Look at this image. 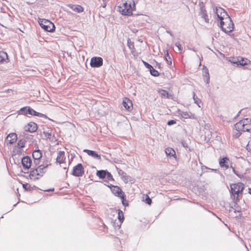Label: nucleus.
I'll return each instance as SVG.
<instances>
[{"label":"nucleus","mask_w":251,"mask_h":251,"mask_svg":"<svg viewBox=\"0 0 251 251\" xmlns=\"http://www.w3.org/2000/svg\"><path fill=\"white\" fill-rule=\"evenodd\" d=\"M120 198L122 199V203H123V205H127V203L126 204V203H125V201H125V196H124V195H122Z\"/></svg>","instance_id":"nucleus-49"},{"label":"nucleus","mask_w":251,"mask_h":251,"mask_svg":"<svg viewBox=\"0 0 251 251\" xmlns=\"http://www.w3.org/2000/svg\"><path fill=\"white\" fill-rule=\"evenodd\" d=\"M107 171L100 170L97 172V176L100 178H105L106 176Z\"/></svg>","instance_id":"nucleus-27"},{"label":"nucleus","mask_w":251,"mask_h":251,"mask_svg":"<svg viewBox=\"0 0 251 251\" xmlns=\"http://www.w3.org/2000/svg\"><path fill=\"white\" fill-rule=\"evenodd\" d=\"M23 187L25 189V190H30V189H29V187H30V185H28V184L27 183H25V184H24L23 185Z\"/></svg>","instance_id":"nucleus-48"},{"label":"nucleus","mask_w":251,"mask_h":251,"mask_svg":"<svg viewBox=\"0 0 251 251\" xmlns=\"http://www.w3.org/2000/svg\"><path fill=\"white\" fill-rule=\"evenodd\" d=\"M203 75L204 77L209 76L208 70L207 68H206L205 69H204L203 71Z\"/></svg>","instance_id":"nucleus-40"},{"label":"nucleus","mask_w":251,"mask_h":251,"mask_svg":"<svg viewBox=\"0 0 251 251\" xmlns=\"http://www.w3.org/2000/svg\"><path fill=\"white\" fill-rule=\"evenodd\" d=\"M238 133H237L235 135V137H239V136H240L241 134V132H242L241 131H238Z\"/></svg>","instance_id":"nucleus-52"},{"label":"nucleus","mask_w":251,"mask_h":251,"mask_svg":"<svg viewBox=\"0 0 251 251\" xmlns=\"http://www.w3.org/2000/svg\"><path fill=\"white\" fill-rule=\"evenodd\" d=\"M230 167L232 168L233 172L238 177L241 178L242 176V175L239 173L238 171H236L232 165H230Z\"/></svg>","instance_id":"nucleus-38"},{"label":"nucleus","mask_w":251,"mask_h":251,"mask_svg":"<svg viewBox=\"0 0 251 251\" xmlns=\"http://www.w3.org/2000/svg\"><path fill=\"white\" fill-rule=\"evenodd\" d=\"M105 178L106 179L105 181L114 180V179L113 178L112 175L108 171L107 172L106 176Z\"/></svg>","instance_id":"nucleus-36"},{"label":"nucleus","mask_w":251,"mask_h":251,"mask_svg":"<svg viewBox=\"0 0 251 251\" xmlns=\"http://www.w3.org/2000/svg\"><path fill=\"white\" fill-rule=\"evenodd\" d=\"M8 61L7 53L3 51H0V64L7 63Z\"/></svg>","instance_id":"nucleus-16"},{"label":"nucleus","mask_w":251,"mask_h":251,"mask_svg":"<svg viewBox=\"0 0 251 251\" xmlns=\"http://www.w3.org/2000/svg\"><path fill=\"white\" fill-rule=\"evenodd\" d=\"M109 0H102L103 1V3L102 4V6L103 7H105L106 5V3H107V2Z\"/></svg>","instance_id":"nucleus-50"},{"label":"nucleus","mask_w":251,"mask_h":251,"mask_svg":"<svg viewBox=\"0 0 251 251\" xmlns=\"http://www.w3.org/2000/svg\"><path fill=\"white\" fill-rule=\"evenodd\" d=\"M251 129V125H245L244 127V131L243 132H245V131H249Z\"/></svg>","instance_id":"nucleus-41"},{"label":"nucleus","mask_w":251,"mask_h":251,"mask_svg":"<svg viewBox=\"0 0 251 251\" xmlns=\"http://www.w3.org/2000/svg\"><path fill=\"white\" fill-rule=\"evenodd\" d=\"M119 174L121 175L123 180L126 183H127L128 181V176L126 175V173L122 170H120V172H119Z\"/></svg>","instance_id":"nucleus-28"},{"label":"nucleus","mask_w":251,"mask_h":251,"mask_svg":"<svg viewBox=\"0 0 251 251\" xmlns=\"http://www.w3.org/2000/svg\"><path fill=\"white\" fill-rule=\"evenodd\" d=\"M176 123V121L175 120H171L167 122V125L168 126H172V125L175 124Z\"/></svg>","instance_id":"nucleus-47"},{"label":"nucleus","mask_w":251,"mask_h":251,"mask_svg":"<svg viewBox=\"0 0 251 251\" xmlns=\"http://www.w3.org/2000/svg\"><path fill=\"white\" fill-rule=\"evenodd\" d=\"M13 152L16 154L20 155L22 153L23 150L21 148L15 147Z\"/></svg>","instance_id":"nucleus-34"},{"label":"nucleus","mask_w":251,"mask_h":251,"mask_svg":"<svg viewBox=\"0 0 251 251\" xmlns=\"http://www.w3.org/2000/svg\"><path fill=\"white\" fill-rule=\"evenodd\" d=\"M70 8L74 11L80 13L83 11V8L79 5H71Z\"/></svg>","instance_id":"nucleus-25"},{"label":"nucleus","mask_w":251,"mask_h":251,"mask_svg":"<svg viewBox=\"0 0 251 251\" xmlns=\"http://www.w3.org/2000/svg\"><path fill=\"white\" fill-rule=\"evenodd\" d=\"M219 164L221 167L227 169L229 167L230 161L228 158L225 157L219 159Z\"/></svg>","instance_id":"nucleus-9"},{"label":"nucleus","mask_w":251,"mask_h":251,"mask_svg":"<svg viewBox=\"0 0 251 251\" xmlns=\"http://www.w3.org/2000/svg\"><path fill=\"white\" fill-rule=\"evenodd\" d=\"M247 150L251 153V140L249 141L247 146H246Z\"/></svg>","instance_id":"nucleus-42"},{"label":"nucleus","mask_w":251,"mask_h":251,"mask_svg":"<svg viewBox=\"0 0 251 251\" xmlns=\"http://www.w3.org/2000/svg\"><path fill=\"white\" fill-rule=\"evenodd\" d=\"M220 27L224 32L227 34L233 31L234 24L229 16L220 21Z\"/></svg>","instance_id":"nucleus-2"},{"label":"nucleus","mask_w":251,"mask_h":251,"mask_svg":"<svg viewBox=\"0 0 251 251\" xmlns=\"http://www.w3.org/2000/svg\"><path fill=\"white\" fill-rule=\"evenodd\" d=\"M31 115L38 116V117H46L45 115H44L43 114H42V113H39L38 112H36L34 109H32V114H31Z\"/></svg>","instance_id":"nucleus-31"},{"label":"nucleus","mask_w":251,"mask_h":251,"mask_svg":"<svg viewBox=\"0 0 251 251\" xmlns=\"http://www.w3.org/2000/svg\"><path fill=\"white\" fill-rule=\"evenodd\" d=\"M214 13L217 16V18L220 21L224 20L229 16L225 9L220 7H216L214 10Z\"/></svg>","instance_id":"nucleus-6"},{"label":"nucleus","mask_w":251,"mask_h":251,"mask_svg":"<svg viewBox=\"0 0 251 251\" xmlns=\"http://www.w3.org/2000/svg\"><path fill=\"white\" fill-rule=\"evenodd\" d=\"M9 144H13L17 140V135L15 133H11L8 135L6 138Z\"/></svg>","instance_id":"nucleus-18"},{"label":"nucleus","mask_w":251,"mask_h":251,"mask_svg":"<svg viewBox=\"0 0 251 251\" xmlns=\"http://www.w3.org/2000/svg\"><path fill=\"white\" fill-rule=\"evenodd\" d=\"M123 105L125 108L128 111H130L132 109V102L127 98H124L123 99Z\"/></svg>","instance_id":"nucleus-11"},{"label":"nucleus","mask_w":251,"mask_h":251,"mask_svg":"<svg viewBox=\"0 0 251 251\" xmlns=\"http://www.w3.org/2000/svg\"><path fill=\"white\" fill-rule=\"evenodd\" d=\"M29 177L30 179L37 180L40 177H39V175L38 174L37 170H36V169H34L30 171Z\"/></svg>","instance_id":"nucleus-24"},{"label":"nucleus","mask_w":251,"mask_h":251,"mask_svg":"<svg viewBox=\"0 0 251 251\" xmlns=\"http://www.w3.org/2000/svg\"><path fill=\"white\" fill-rule=\"evenodd\" d=\"M190 50H191V49H190ZM192 50L193 51H196L195 49H192Z\"/></svg>","instance_id":"nucleus-54"},{"label":"nucleus","mask_w":251,"mask_h":251,"mask_svg":"<svg viewBox=\"0 0 251 251\" xmlns=\"http://www.w3.org/2000/svg\"><path fill=\"white\" fill-rule=\"evenodd\" d=\"M244 126V123L241 120L235 124L234 127L237 131L243 132Z\"/></svg>","instance_id":"nucleus-23"},{"label":"nucleus","mask_w":251,"mask_h":251,"mask_svg":"<svg viewBox=\"0 0 251 251\" xmlns=\"http://www.w3.org/2000/svg\"><path fill=\"white\" fill-rule=\"evenodd\" d=\"M48 165H40L37 168L35 169L37 170L38 174L39 175V177H41L43 176L46 172V169L48 167Z\"/></svg>","instance_id":"nucleus-20"},{"label":"nucleus","mask_w":251,"mask_h":251,"mask_svg":"<svg viewBox=\"0 0 251 251\" xmlns=\"http://www.w3.org/2000/svg\"><path fill=\"white\" fill-rule=\"evenodd\" d=\"M143 63L144 65V66L146 67V68H147V69H149V70L152 68V66L150 65V64H149L148 63L144 61H143Z\"/></svg>","instance_id":"nucleus-44"},{"label":"nucleus","mask_w":251,"mask_h":251,"mask_svg":"<svg viewBox=\"0 0 251 251\" xmlns=\"http://www.w3.org/2000/svg\"><path fill=\"white\" fill-rule=\"evenodd\" d=\"M175 45L178 48V50L179 51H182L183 48L179 42H176Z\"/></svg>","instance_id":"nucleus-43"},{"label":"nucleus","mask_w":251,"mask_h":251,"mask_svg":"<svg viewBox=\"0 0 251 251\" xmlns=\"http://www.w3.org/2000/svg\"><path fill=\"white\" fill-rule=\"evenodd\" d=\"M159 93L162 98L167 99L170 98V95L168 92L164 90H160L159 91Z\"/></svg>","instance_id":"nucleus-26"},{"label":"nucleus","mask_w":251,"mask_h":251,"mask_svg":"<svg viewBox=\"0 0 251 251\" xmlns=\"http://www.w3.org/2000/svg\"><path fill=\"white\" fill-rule=\"evenodd\" d=\"M244 123V125H251V119L246 118L241 120Z\"/></svg>","instance_id":"nucleus-37"},{"label":"nucleus","mask_w":251,"mask_h":251,"mask_svg":"<svg viewBox=\"0 0 251 251\" xmlns=\"http://www.w3.org/2000/svg\"><path fill=\"white\" fill-rule=\"evenodd\" d=\"M165 153L167 156H169L170 157H174L175 158H176V152L175 150L171 148H168L165 149Z\"/></svg>","instance_id":"nucleus-22"},{"label":"nucleus","mask_w":251,"mask_h":251,"mask_svg":"<svg viewBox=\"0 0 251 251\" xmlns=\"http://www.w3.org/2000/svg\"><path fill=\"white\" fill-rule=\"evenodd\" d=\"M118 219L121 222H122L124 220V213L123 211L121 210H118Z\"/></svg>","instance_id":"nucleus-33"},{"label":"nucleus","mask_w":251,"mask_h":251,"mask_svg":"<svg viewBox=\"0 0 251 251\" xmlns=\"http://www.w3.org/2000/svg\"><path fill=\"white\" fill-rule=\"evenodd\" d=\"M167 32L170 34V35L172 36V34L170 31H167Z\"/></svg>","instance_id":"nucleus-53"},{"label":"nucleus","mask_w":251,"mask_h":251,"mask_svg":"<svg viewBox=\"0 0 251 251\" xmlns=\"http://www.w3.org/2000/svg\"><path fill=\"white\" fill-rule=\"evenodd\" d=\"M205 82L207 84H208L209 82V81H210V77L209 76H208V77H205Z\"/></svg>","instance_id":"nucleus-51"},{"label":"nucleus","mask_w":251,"mask_h":251,"mask_svg":"<svg viewBox=\"0 0 251 251\" xmlns=\"http://www.w3.org/2000/svg\"><path fill=\"white\" fill-rule=\"evenodd\" d=\"M25 130L30 132H34L37 129V125L35 123H30L25 126Z\"/></svg>","instance_id":"nucleus-15"},{"label":"nucleus","mask_w":251,"mask_h":251,"mask_svg":"<svg viewBox=\"0 0 251 251\" xmlns=\"http://www.w3.org/2000/svg\"><path fill=\"white\" fill-rule=\"evenodd\" d=\"M52 191L51 190H48L47 191Z\"/></svg>","instance_id":"nucleus-55"},{"label":"nucleus","mask_w":251,"mask_h":251,"mask_svg":"<svg viewBox=\"0 0 251 251\" xmlns=\"http://www.w3.org/2000/svg\"><path fill=\"white\" fill-rule=\"evenodd\" d=\"M134 6L135 4L133 1L122 0L121 2L117 3V10L122 15L129 16L132 14Z\"/></svg>","instance_id":"nucleus-1"},{"label":"nucleus","mask_w":251,"mask_h":251,"mask_svg":"<svg viewBox=\"0 0 251 251\" xmlns=\"http://www.w3.org/2000/svg\"><path fill=\"white\" fill-rule=\"evenodd\" d=\"M84 152H86L89 155L95 158H97L98 159H100V155L98 154L95 151L85 149L84 150Z\"/></svg>","instance_id":"nucleus-21"},{"label":"nucleus","mask_w":251,"mask_h":251,"mask_svg":"<svg viewBox=\"0 0 251 251\" xmlns=\"http://www.w3.org/2000/svg\"><path fill=\"white\" fill-rule=\"evenodd\" d=\"M181 145L186 150L189 148L187 143L185 141H181Z\"/></svg>","instance_id":"nucleus-46"},{"label":"nucleus","mask_w":251,"mask_h":251,"mask_svg":"<svg viewBox=\"0 0 251 251\" xmlns=\"http://www.w3.org/2000/svg\"><path fill=\"white\" fill-rule=\"evenodd\" d=\"M42 153L40 150H35V151H34L32 153V157L34 159V163H35L36 164H38L39 160L42 157Z\"/></svg>","instance_id":"nucleus-12"},{"label":"nucleus","mask_w":251,"mask_h":251,"mask_svg":"<svg viewBox=\"0 0 251 251\" xmlns=\"http://www.w3.org/2000/svg\"><path fill=\"white\" fill-rule=\"evenodd\" d=\"M199 15L201 18L203 19L206 23H209L208 16L207 14L206 11L204 7H201L200 9Z\"/></svg>","instance_id":"nucleus-19"},{"label":"nucleus","mask_w":251,"mask_h":251,"mask_svg":"<svg viewBox=\"0 0 251 251\" xmlns=\"http://www.w3.org/2000/svg\"><path fill=\"white\" fill-rule=\"evenodd\" d=\"M151 74L154 76H158L159 75V73L158 72L154 69L153 67L151 68L150 70Z\"/></svg>","instance_id":"nucleus-32"},{"label":"nucleus","mask_w":251,"mask_h":251,"mask_svg":"<svg viewBox=\"0 0 251 251\" xmlns=\"http://www.w3.org/2000/svg\"><path fill=\"white\" fill-rule=\"evenodd\" d=\"M108 186L111 188L112 193L116 196L121 197L122 195H124V193L119 187L112 185H108Z\"/></svg>","instance_id":"nucleus-10"},{"label":"nucleus","mask_w":251,"mask_h":251,"mask_svg":"<svg viewBox=\"0 0 251 251\" xmlns=\"http://www.w3.org/2000/svg\"><path fill=\"white\" fill-rule=\"evenodd\" d=\"M179 115L183 118L187 119L190 118L189 114L187 112L179 111Z\"/></svg>","instance_id":"nucleus-30"},{"label":"nucleus","mask_w":251,"mask_h":251,"mask_svg":"<svg viewBox=\"0 0 251 251\" xmlns=\"http://www.w3.org/2000/svg\"><path fill=\"white\" fill-rule=\"evenodd\" d=\"M65 152L63 151H59L56 157V162L59 164L64 163L65 160Z\"/></svg>","instance_id":"nucleus-17"},{"label":"nucleus","mask_w":251,"mask_h":251,"mask_svg":"<svg viewBox=\"0 0 251 251\" xmlns=\"http://www.w3.org/2000/svg\"><path fill=\"white\" fill-rule=\"evenodd\" d=\"M193 99L195 103L198 105L199 107H200L199 103L201 102V100L196 96L195 93H193Z\"/></svg>","instance_id":"nucleus-35"},{"label":"nucleus","mask_w":251,"mask_h":251,"mask_svg":"<svg viewBox=\"0 0 251 251\" xmlns=\"http://www.w3.org/2000/svg\"><path fill=\"white\" fill-rule=\"evenodd\" d=\"M250 60L246 58H241L240 59L238 58L237 60H233L231 61L233 63L237 64L238 65H240L241 66H245L249 64Z\"/></svg>","instance_id":"nucleus-14"},{"label":"nucleus","mask_w":251,"mask_h":251,"mask_svg":"<svg viewBox=\"0 0 251 251\" xmlns=\"http://www.w3.org/2000/svg\"><path fill=\"white\" fill-rule=\"evenodd\" d=\"M22 163L24 169L28 170L31 167V160L29 156H25L22 159Z\"/></svg>","instance_id":"nucleus-8"},{"label":"nucleus","mask_w":251,"mask_h":251,"mask_svg":"<svg viewBox=\"0 0 251 251\" xmlns=\"http://www.w3.org/2000/svg\"><path fill=\"white\" fill-rule=\"evenodd\" d=\"M244 189V185L242 183H234L230 185V191L235 197L237 195V198L239 194H241Z\"/></svg>","instance_id":"nucleus-4"},{"label":"nucleus","mask_w":251,"mask_h":251,"mask_svg":"<svg viewBox=\"0 0 251 251\" xmlns=\"http://www.w3.org/2000/svg\"><path fill=\"white\" fill-rule=\"evenodd\" d=\"M84 173V168L81 163H79L73 168L72 175L75 176H82Z\"/></svg>","instance_id":"nucleus-5"},{"label":"nucleus","mask_w":251,"mask_h":251,"mask_svg":"<svg viewBox=\"0 0 251 251\" xmlns=\"http://www.w3.org/2000/svg\"><path fill=\"white\" fill-rule=\"evenodd\" d=\"M32 108L29 106H25L21 108L18 113L19 114L26 115L27 114L30 115L32 114Z\"/></svg>","instance_id":"nucleus-13"},{"label":"nucleus","mask_w":251,"mask_h":251,"mask_svg":"<svg viewBox=\"0 0 251 251\" xmlns=\"http://www.w3.org/2000/svg\"><path fill=\"white\" fill-rule=\"evenodd\" d=\"M146 197L145 201L147 203L150 205L152 201L148 195H146Z\"/></svg>","instance_id":"nucleus-45"},{"label":"nucleus","mask_w":251,"mask_h":251,"mask_svg":"<svg viewBox=\"0 0 251 251\" xmlns=\"http://www.w3.org/2000/svg\"><path fill=\"white\" fill-rule=\"evenodd\" d=\"M103 65V59L100 57H93L90 60V65L93 68H99Z\"/></svg>","instance_id":"nucleus-7"},{"label":"nucleus","mask_w":251,"mask_h":251,"mask_svg":"<svg viewBox=\"0 0 251 251\" xmlns=\"http://www.w3.org/2000/svg\"><path fill=\"white\" fill-rule=\"evenodd\" d=\"M165 56H166V61L168 62V64H169V65L172 64V61H171V58L169 54L168 51H167V52L165 54Z\"/></svg>","instance_id":"nucleus-39"},{"label":"nucleus","mask_w":251,"mask_h":251,"mask_svg":"<svg viewBox=\"0 0 251 251\" xmlns=\"http://www.w3.org/2000/svg\"><path fill=\"white\" fill-rule=\"evenodd\" d=\"M38 22L41 27L46 31L52 32L55 30L54 24L48 20L39 19Z\"/></svg>","instance_id":"nucleus-3"},{"label":"nucleus","mask_w":251,"mask_h":251,"mask_svg":"<svg viewBox=\"0 0 251 251\" xmlns=\"http://www.w3.org/2000/svg\"><path fill=\"white\" fill-rule=\"evenodd\" d=\"M25 142L26 141L25 140L21 139L19 140L17 145L16 147L20 148H24L25 146Z\"/></svg>","instance_id":"nucleus-29"}]
</instances>
